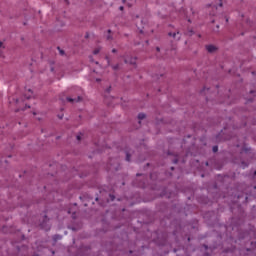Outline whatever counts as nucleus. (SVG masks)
Returning a JSON list of instances; mask_svg holds the SVG:
<instances>
[{
  "label": "nucleus",
  "instance_id": "423d86ee",
  "mask_svg": "<svg viewBox=\"0 0 256 256\" xmlns=\"http://www.w3.org/2000/svg\"><path fill=\"white\" fill-rule=\"evenodd\" d=\"M53 239H54L55 242H57V241L61 240L62 237H61V235L56 234V235L53 236Z\"/></svg>",
  "mask_w": 256,
  "mask_h": 256
},
{
  "label": "nucleus",
  "instance_id": "6ab92c4d",
  "mask_svg": "<svg viewBox=\"0 0 256 256\" xmlns=\"http://www.w3.org/2000/svg\"><path fill=\"white\" fill-rule=\"evenodd\" d=\"M220 7H223V3H220Z\"/></svg>",
  "mask_w": 256,
  "mask_h": 256
},
{
  "label": "nucleus",
  "instance_id": "7ed1b4c3",
  "mask_svg": "<svg viewBox=\"0 0 256 256\" xmlns=\"http://www.w3.org/2000/svg\"><path fill=\"white\" fill-rule=\"evenodd\" d=\"M67 101H69V103H79L80 101H83V98L81 96H78L77 98L67 97Z\"/></svg>",
  "mask_w": 256,
  "mask_h": 256
},
{
  "label": "nucleus",
  "instance_id": "0eeeda50",
  "mask_svg": "<svg viewBox=\"0 0 256 256\" xmlns=\"http://www.w3.org/2000/svg\"><path fill=\"white\" fill-rule=\"evenodd\" d=\"M145 117H146V115L144 113L138 114L139 121H143V119H145Z\"/></svg>",
  "mask_w": 256,
  "mask_h": 256
},
{
  "label": "nucleus",
  "instance_id": "a211bd4d",
  "mask_svg": "<svg viewBox=\"0 0 256 256\" xmlns=\"http://www.w3.org/2000/svg\"><path fill=\"white\" fill-rule=\"evenodd\" d=\"M106 59H107V61H108V63H109V57H108V56H106Z\"/></svg>",
  "mask_w": 256,
  "mask_h": 256
},
{
  "label": "nucleus",
  "instance_id": "4468645a",
  "mask_svg": "<svg viewBox=\"0 0 256 256\" xmlns=\"http://www.w3.org/2000/svg\"><path fill=\"white\" fill-rule=\"evenodd\" d=\"M112 53H117V49H112Z\"/></svg>",
  "mask_w": 256,
  "mask_h": 256
},
{
  "label": "nucleus",
  "instance_id": "2eb2a0df",
  "mask_svg": "<svg viewBox=\"0 0 256 256\" xmlns=\"http://www.w3.org/2000/svg\"><path fill=\"white\" fill-rule=\"evenodd\" d=\"M77 140H78V141H81V136H77Z\"/></svg>",
  "mask_w": 256,
  "mask_h": 256
},
{
  "label": "nucleus",
  "instance_id": "20e7f679",
  "mask_svg": "<svg viewBox=\"0 0 256 256\" xmlns=\"http://www.w3.org/2000/svg\"><path fill=\"white\" fill-rule=\"evenodd\" d=\"M169 37H173V39H177L178 41L181 39V34L179 33V31L177 32H169L168 33ZM178 36V37H177Z\"/></svg>",
  "mask_w": 256,
  "mask_h": 256
},
{
  "label": "nucleus",
  "instance_id": "b1692460",
  "mask_svg": "<svg viewBox=\"0 0 256 256\" xmlns=\"http://www.w3.org/2000/svg\"><path fill=\"white\" fill-rule=\"evenodd\" d=\"M174 163H177V160H174Z\"/></svg>",
  "mask_w": 256,
  "mask_h": 256
},
{
  "label": "nucleus",
  "instance_id": "f3484780",
  "mask_svg": "<svg viewBox=\"0 0 256 256\" xmlns=\"http://www.w3.org/2000/svg\"><path fill=\"white\" fill-rule=\"evenodd\" d=\"M1 47H3V42H0V49H1Z\"/></svg>",
  "mask_w": 256,
  "mask_h": 256
},
{
  "label": "nucleus",
  "instance_id": "9d476101",
  "mask_svg": "<svg viewBox=\"0 0 256 256\" xmlns=\"http://www.w3.org/2000/svg\"><path fill=\"white\" fill-rule=\"evenodd\" d=\"M126 161H131V155L129 153H126Z\"/></svg>",
  "mask_w": 256,
  "mask_h": 256
},
{
  "label": "nucleus",
  "instance_id": "6e6552de",
  "mask_svg": "<svg viewBox=\"0 0 256 256\" xmlns=\"http://www.w3.org/2000/svg\"><path fill=\"white\" fill-rule=\"evenodd\" d=\"M100 52H101V47H98V48L94 49L93 54L99 55Z\"/></svg>",
  "mask_w": 256,
  "mask_h": 256
},
{
  "label": "nucleus",
  "instance_id": "f257e3e1",
  "mask_svg": "<svg viewBox=\"0 0 256 256\" xmlns=\"http://www.w3.org/2000/svg\"><path fill=\"white\" fill-rule=\"evenodd\" d=\"M206 51L209 53H216V51H219V48L213 44H209L205 46Z\"/></svg>",
  "mask_w": 256,
  "mask_h": 256
},
{
  "label": "nucleus",
  "instance_id": "f8f14e48",
  "mask_svg": "<svg viewBox=\"0 0 256 256\" xmlns=\"http://www.w3.org/2000/svg\"><path fill=\"white\" fill-rule=\"evenodd\" d=\"M60 55H65V51L60 50Z\"/></svg>",
  "mask_w": 256,
  "mask_h": 256
},
{
  "label": "nucleus",
  "instance_id": "4be33fe9",
  "mask_svg": "<svg viewBox=\"0 0 256 256\" xmlns=\"http://www.w3.org/2000/svg\"><path fill=\"white\" fill-rule=\"evenodd\" d=\"M27 99H31V97H30V96H28V97H27Z\"/></svg>",
  "mask_w": 256,
  "mask_h": 256
},
{
  "label": "nucleus",
  "instance_id": "39448f33",
  "mask_svg": "<svg viewBox=\"0 0 256 256\" xmlns=\"http://www.w3.org/2000/svg\"><path fill=\"white\" fill-rule=\"evenodd\" d=\"M108 35L106 36L107 41H113V35H111V30L107 31Z\"/></svg>",
  "mask_w": 256,
  "mask_h": 256
},
{
  "label": "nucleus",
  "instance_id": "1a4fd4ad",
  "mask_svg": "<svg viewBox=\"0 0 256 256\" xmlns=\"http://www.w3.org/2000/svg\"><path fill=\"white\" fill-rule=\"evenodd\" d=\"M212 151H213L214 153H217V152L219 151V147L214 146V147L212 148Z\"/></svg>",
  "mask_w": 256,
  "mask_h": 256
},
{
  "label": "nucleus",
  "instance_id": "ddd939ff",
  "mask_svg": "<svg viewBox=\"0 0 256 256\" xmlns=\"http://www.w3.org/2000/svg\"><path fill=\"white\" fill-rule=\"evenodd\" d=\"M120 11H123L125 8L123 6L119 7Z\"/></svg>",
  "mask_w": 256,
  "mask_h": 256
},
{
  "label": "nucleus",
  "instance_id": "9b49d317",
  "mask_svg": "<svg viewBox=\"0 0 256 256\" xmlns=\"http://www.w3.org/2000/svg\"><path fill=\"white\" fill-rule=\"evenodd\" d=\"M112 69H114V71H117V69H119V64L112 66Z\"/></svg>",
  "mask_w": 256,
  "mask_h": 256
},
{
  "label": "nucleus",
  "instance_id": "5701e85b",
  "mask_svg": "<svg viewBox=\"0 0 256 256\" xmlns=\"http://www.w3.org/2000/svg\"><path fill=\"white\" fill-rule=\"evenodd\" d=\"M127 0H123V3H125Z\"/></svg>",
  "mask_w": 256,
  "mask_h": 256
},
{
  "label": "nucleus",
  "instance_id": "aec40b11",
  "mask_svg": "<svg viewBox=\"0 0 256 256\" xmlns=\"http://www.w3.org/2000/svg\"><path fill=\"white\" fill-rule=\"evenodd\" d=\"M156 49H157V51H160L159 47H157Z\"/></svg>",
  "mask_w": 256,
  "mask_h": 256
},
{
  "label": "nucleus",
  "instance_id": "393cba45",
  "mask_svg": "<svg viewBox=\"0 0 256 256\" xmlns=\"http://www.w3.org/2000/svg\"><path fill=\"white\" fill-rule=\"evenodd\" d=\"M254 175H256V171L254 172Z\"/></svg>",
  "mask_w": 256,
  "mask_h": 256
},
{
  "label": "nucleus",
  "instance_id": "f03ea898",
  "mask_svg": "<svg viewBox=\"0 0 256 256\" xmlns=\"http://www.w3.org/2000/svg\"><path fill=\"white\" fill-rule=\"evenodd\" d=\"M124 62L128 63L129 65H137V57H126Z\"/></svg>",
  "mask_w": 256,
  "mask_h": 256
},
{
  "label": "nucleus",
  "instance_id": "dca6fc26",
  "mask_svg": "<svg viewBox=\"0 0 256 256\" xmlns=\"http://www.w3.org/2000/svg\"><path fill=\"white\" fill-rule=\"evenodd\" d=\"M44 221H49V219L47 218V216H45Z\"/></svg>",
  "mask_w": 256,
  "mask_h": 256
},
{
  "label": "nucleus",
  "instance_id": "412c9836",
  "mask_svg": "<svg viewBox=\"0 0 256 256\" xmlns=\"http://www.w3.org/2000/svg\"><path fill=\"white\" fill-rule=\"evenodd\" d=\"M96 81H98V82H99V81H101V79H96Z\"/></svg>",
  "mask_w": 256,
  "mask_h": 256
}]
</instances>
